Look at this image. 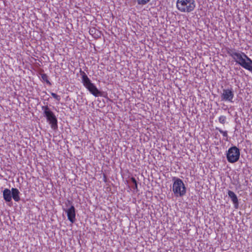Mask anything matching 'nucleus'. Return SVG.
<instances>
[{"label": "nucleus", "instance_id": "1", "mask_svg": "<svg viewBox=\"0 0 252 252\" xmlns=\"http://www.w3.org/2000/svg\"><path fill=\"white\" fill-rule=\"evenodd\" d=\"M227 53L237 64L252 72V60L245 53L233 49H229Z\"/></svg>", "mask_w": 252, "mask_h": 252}, {"label": "nucleus", "instance_id": "2", "mask_svg": "<svg viewBox=\"0 0 252 252\" xmlns=\"http://www.w3.org/2000/svg\"><path fill=\"white\" fill-rule=\"evenodd\" d=\"M176 8L181 12L190 13L196 7L194 0H177Z\"/></svg>", "mask_w": 252, "mask_h": 252}, {"label": "nucleus", "instance_id": "3", "mask_svg": "<svg viewBox=\"0 0 252 252\" xmlns=\"http://www.w3.org/2000/svg\"><path fill=\"white\" fill-rule=\"evenodd\" d=\"M80 74L82 76V82L84 87L94 96H98L100 95L101 92L97 89L96 87L91 82L85 72L80 69Z\"/></svg>", "mask_w": 252, "mask_h": 252}, {"label": "nucleus", "instance_id": "4", "mask_svg": "<svg viewBox=\"0 0 252 252\" xmlns=\"http://www.w3.org/2000/svg\"><path fill=\"white\" fill-rule=\"evenodd\" d=\"M42 110L43 111V114L46 117L48 122L50 125L51 128L53 130H57L58 127V120L55 115L47 105L42 106Z\"/></svg>", "mask_w": 252, "mask_h": 252}, {"label": "nucleus", "instance_id": "5", "mask_svg": "<svg viewBox=\"0 0 252 252\" xmlns=\"http://www.w3.org/2000/svg\"><path fill=\"white\" fill-rule=\"evenodd\" d=\"M172 190L176 196H183L186 193V188L183 181L179 178H174Z\"/></svg>", "mask_w": 252, "mask_h": 252}, {"label": "nucleus", "instance_id": "6", "mask_svg": "<svg viewBox=\"0 0 252 252\" xmlns=\"http://www.w3.org/2000/svg\"><path fill=\"white\" fill-rule=\"evenodd\" d=\"M240 150L236 146H232L228 149L226 153L227 161L230 163L237 161L240 158Z\"/></svg>", "mask_w": 252, "mask_h": 252}, {"label": "nucleus", "instance_id": "7", "mask_svg": "<svg viewBox=\"0 0 252 252\" xmlns=\"http://www.w3.org/2000/svg\"><path fill=\"white\" fill-rule=\"evenodd\" d=\"M234 97V94L232 88L223 89L222 90L221 94V100L233 102Z\"/></svg>", "mask_w": 252, "mask_h": 252}, {"label": "nucleus", "instance_id": "8", "mask_svg": "<svg viewBox=\"0 0 252 252\" xmlns=\"http://www.w3.org/2000/svg\"><path fill=\"white\" fill-rule=\"evenodd\" d=\"M67 217L69 221L73 223L76 220L75 209L73 205H71L68 209L64 210Z\"/></svg>", "mask_w": 252, "mask_h": 252}, {"label": "nucleus", "instance_id": "9", "mask_svg": "<svg viewBox=\"0 0 252 252\" xmlns=\"http://www.w3.org/2000/svg\"><path fill=\"white\" fill-rule=\"evenodd\" d=\"M227 193L228 196L231 198L232 202L234 204L235 207L237 208L239 201L237 195L231 190H228Z\"/></svg>", "mask_w": 252, "mask_h": 252}, {"label": "nucleus", "instance_id": "10", "mask_svg": "<svg viewBox=\"0 0 252 252\" xmlns=\"http://www.w3.org/2000/svg\"><path fill=\"white\" fill-rule=\"evenodd\" d=\"M3 197L4 200L7 202H10L12 200L11 190L9 189H5L3 192Z\"/></svg>", "mask_w": 252, "mask_h": 252}, {"label": "nucleus", "instance_id": "11", "mask_svg": "<svg viewBox=\"0 0 252 252\" xmlns=\"http://www.w3.org/2000/svg\"><path fill=\"white\" fill-rule=\"evenodd\" d=\"M19 194L20 191L17 189L13 188L11 189L12 198L15 201L18 202L20 200Z\"/></svg>", "mask_w": 252, "mask_h": 252}, {"label": "nucleus", "instance_id": "12", "mask_svg": "<svg viewBox=\"0 0 252 252\" xmlns=\"http://www.w3.org/2000/svg\"><path fill=\"white\" fill-rule=\"evenodd\" d=\"M216 129L218 130L222 134V136L225 138V140L226 141H228V132H227V131L226 130H225V131H223L220 128H218V127H216Z\"/></svg>", "mask_w": 252, "mask_h": 252}, {"label": "nucleus", "instance_id": "13", "mask_svg": "<svg viewBox=\"0 0 252 252\" xmlns=\"http://www.w3.org/2000/svg\"><path fill=\"white\" fill-rule=\"evenodd\" d=\"M41 78L42 79L46 82V83L49 85H51V82L49 81V79H48V75L45 74V73H43V74H41Z\"/></svg>", "mask_w": 252, "mask_h": 252}, {"label": "nucleus", "instance_id": "14", "mask_svg": "<svg viewBox=\"0 0 252 252\" xmlns=\"http://www.w3.org/2000/svg\"><path fill=\"white\" fill-rule=\"evenodd\" d=\"M138 4L144 5L149 3L151 0H136Z\"/></svg>", "mask_w": 252, "mask_h": 252}, {"label": "nucleus", "instance_id": "15", "mask_svg": "<svg viewBox=\"0 0 252 252\" xmlns=\"http://www.w3.org/2000/svg\"><path fill=\"white\" fill-rule=\"evenodd\" d=\"M226 121V117L225 116L221 115L219 117V122L221 124H224Z\"/></svg>", "mask_w": 252, "mask_h": 252}, {"label": "nucleus", "instance_id": "16", "mask_svg": "<svg viewBox=\"0 0 252 252\" xmlns=\"http://www.w3.org/2000/svg\"><path fill=\"white\" fill-rule=\"evenodd\" d=\"M131 181L134 185L133 189L137 190L138 186H137V183L136 179L134 177H131Z\"/></svg>", "mask_w": 252, "mask_h": 252}, {"label": "nucleus", "instance_id": "17", "mask_svg": "<svg viewBox=\"0 0 252 252\" xmlns=\"http://www.w3.org/2000/svg\"><path fill=\"white\" fill-rule=\"evenodd\" d=\"M51 95L56 99L57 100L59 101L61 100V96L54 93H51Z\"/></svg>", "mask_w": 252, "mask_h": 252}, {"label": "nucleus", "instance_id": "18", "mask_svg": "<svg viewBox=\"0 0 252 252\" xmlns=\"http://www.w3.org/2000/svg\"><path fill=\"white\" fill-rule=\"evenodd\" d=\"M96 30L95 28L91 29L89 31V33L91 35H93L95 33Z\"/></svg>", "mask_w": 252, "mask_h": 252}, {"label": "nucleus", "instance_id": "19", "mask_svg": "<svg viewBox=\"0 0 252 252\" xmlns=\"http://www.w3.org/2000/svg\"><path fill=\"white\" fill-rule=\"evenodd\" d=\"M67 203H68L69 204H71V202L70 200H67Z\"/></svg>", "mask_w": 252, "mask_h": 252}]
</instances>
